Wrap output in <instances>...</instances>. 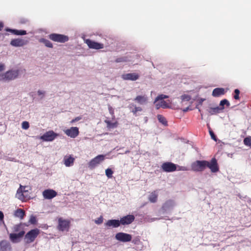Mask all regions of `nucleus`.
<instances>
[{
  "mask_svg": "<svg viewBox=\"0 0 251 251\" xmlns=\"http://www.w3.org/2000/svg\"><path fill=\"white\" fill-rule=\"evenodd\" d=\"M25 71L21 68H12L4 73L0 74V81L8 82L14 80L19 78Z\"/></svg>",
  "mask_w": 251,
  "mask_h": 251,
  "instance_id": "1",
  "label": "nucleus"
},
{
  "mask_svg": "<svg viewBox=\"0 0 251 251\" xmlns=\"http://www.w3.org/2000/svg\"><path fill=\"white\" fill-rule=\"evenodd\" d=\"M168 96L161 94L158 96L155 99L154 103L156 109L160 108H167L169 107V104L164 100L168 98Z\"/></svg>",
  "mask_w": 251,
  "mask_h": 251,
  "instance_id": "2",
  "label": "nucleus"
},
{
  "mask_svg": "<svg viewBox=\"0 0 251 251\" xmlns=\"http://www.w3.org/2000/svg\"><path fill=\"white\" fill-rule=\"evenodd\" d=\"M40 233L38 228H34L29 231L25 236V241L26 244L33 242Z\"/></svg>",
  "mask_w": 251,
  "mask_h": 251,
  "instance_id": "3",
  "label": "nucleus"
},
{
  "mask_svg": "<svg viewBox=\"0 0 251 251\" xmlns=\"http://www.w3.org/2000/svg\"><path fill=\"white\" fill-rule=\"evenodd\" d=\"M58 136L59 134L54 132L53 130H49L41 136L40 139L45 142H52Z\"/></svg>",
  "mask_w": 251,
  "mask_h": 251,
  "instance_id": "4",
  "label": "nucleus"
},
{
  "mask_svg": "<svg viewBox=\"0 0 251 251\" xmlns=\"http://www.w3.org/2000/svg\"><path fill=\"white\" fill-rule=\"evenodd\" d=\"M207 161L197 160L191 164L192 170L195 172H201L206 168Z\"/></svg>",
  "mask_w": 251,
  "mask_h": 251,
  "instance_id": "5",
  "label": "nucleus"
},
{
  "mask_svg": "<svg viewBox=\"0 0 251 251\" xmlns=\"http://www.w3.org/2000/svg\"><path fill=\"white\" fill-rule=\"evenodd\" d=\"M105 159V155H98L90 160L88 163V167L91 170H93L100 164Z\"/></svg>",
  "mask_w": 251,
  "mask_h": 251,
  "instance_id": "6",
  "label": "nucleus"
},
{
  "mask_svg": "<svg viewBox=\"0 0 251 251\" xmlns=\"http://www.w3.org/2000/svg\"><path fill=\"white\" fill-rule=\"evenodd\" d=\"M50 40L57 42L64 43L69 40V37L63 34L52 33L49 35Z\"/></svg>",
  "mask_w": 251,
  "mask_h": 251,
  "instance_id": "7",
  "label": "nucleus"
},
{
  "mask_svg": "<svg viewBox=\"0 0 251 251\" xmlns=\"http://www.w3.org/2000/svg\"><path fill=\"white\" fill-rule=\"evenodd\" d=\"M115 239L120 242H127L131 241L132 236L128 233L119 232L116 234Z\"/></svg>",
  "mask_w": 251,
  "mask_h": 251,
  "instance_id": "8",
  "label": "nucleus"
},
{
  "mask_svg": "<svg viewBox=\"0 0 251 251\" xmlns=\"http://www.w3.org/2000/svg\"><path fill=\"white\" fill-rule=\"evenodd\" d=\"M176 203L174 201L169 200L167 201L162 205V210L164 213H170L173 210Z\"/></svg>",
  "mask_w": 251,
  "mask_h": 251,
  "instance_id": "9",
  "label": "nucleus"
},
{
  "mask_svg": "<svg viewBox=\"0 0 251 251\" xmlns=\"http://www.w3.org/2000/svg\"><path fill=\"white\" fill-rule=\"evenodd\" d=\"M161 168L165 172H173L176 170L177 166L173 163L166 162L162 164Z\"/></svg>",
  "mask_w": 251,
  "mask_h": 251,
  "instance_id": "10",
  "label": "nucleus"
},
{
  "mask_svg": "<svg viewBox=\"0 0 251 251\" xmlns=\"http://www.w3.org/2000/svg\"><path fill=\"white\" fill-rule=\"evenodd\" d=\"M25 234V231H21L18 233H12L9 234V239L12 243H18L21 241Z\"/></svg>",
  "mask_w": 251,
  "mask_h": 251,
  "instance_id": "11",
  "label": "nucleus"
},
{
  "mask_svg": "<svg viewBox=\"0 0 251 251\" xmlns=\"http://www.w3.org/2000/svg\"><path fill=\"white\" fill-rule=\"evenodd\" d=\"M85 43L87 45L90 49L99 50L103 49L104 48V45L103 44L93 41L90 39L85 40Z\"/></svg>",
  "mask_w": 251,
  "mask_h": 251,
  "instance_id": "12",
  "label": "nucleus"
},
{
  "mask_svg": "<svg viewBox=\"0 0 251 251\" xmlns=\"http://www.w3.org/2000/svg\"><path fill=\"white\" fill-rule=\"evenodd\" d=\"M64 133L69 137L75 138L79 134V129L77 127H71L69 129L64 130Z\"/></svg>",
  "mask_w": 251,
  "mask_h": 251,
  "instance_id": "13",
  "label": "nucleus"
},
{
  "mask_svg": "<svg viewBox=\"0 0 251 251\" xmlns=\"http://www.w3.org/2000/svg\"><path fill=\"white\" fill-rule=\"evenodd\" d=\"M70 226V222L60 218L58 220V229L62 231H68Z\"/></svg>",
  "mask_w": 251,
  "mask_h": 251,
  "instance_id": "14",
  "label": "nucleus"
},
{
  "mask_svg": "<svg viewBox=\"0 0 251 251\" xmlns=\"http://www.w3.org/2000/svg\"><path fill=\"white\" fill-rule=\"evenodd\" d=\"M42 195L45 199L50 200L55 197L57 193L53 189H48L43 192Z\"/></svg>",
  "mask_w": 251,
  "mask_h": 251,
  "instance_id": "15",
  "label": "nucleus"
},
{
  "mask_svg": "<svg viewBox=\"0 0 251 251\" xmlns=\"http://www.w3.org/2000/svg\"><path fill=\"white\" fill-rule=\"evenodd\" d=\"M206 167L209 168L212 173H216L219 171L217 160L214 158H212L210 162L207 161Z\"/></svg>",
  "mask_w": 251,
  "mask_h": 251,
  "instance_id": "16",
  "label": "nucleus"
},
{
  "mask_svg": "<svg viewBox=\"0 0 251 251\" xmlns=\"http://www.w3.org/2000/svg\"><path fill=\"white\" fill-rule=\"evenodd\" d=\"M139 77V75L136 73H130L122 75V78L125 80L135 81Z\"/></svg>",
  "mask_w": 251,
  "mask_h": 251,
  "instance_id": "17",
  "label": "nucleus"
},
{
  "mask_svg": "<svg viewBox=\"0 0 251 251\" xmlns=\"http://www.w3.org/2000/svg\"><path fill=\"white\" fill-rule=\"evenodd\" d=\"M135 219V217L133 215H128L120 219L121 225H126L132 223Z\"/></svg>",
  "mask_w": 251,
  "mask_h": 251,
  "instance_id": "18",
  "label": "nucleus"
},
{
  "mask_svg": "<svg viewBox=\"0 0 251 251\" xmlns=\"http://www.w3.org/2000/svg\"><path fill=\"white\" fill-rule=\"evenodd\" d=\"M0 251H12L10 243L6 240H2L0 242Z\"/></svg>",
  "mask_w": 251,
  "mask_h": 251,
  "instance_id": "19",
  "label": "nucleus"
},
{
  "mask_svg": "<svg viewBox=\"0 0 251 251\" xmlns=\"http://www.w3.org/2000/svg\"><path fill=\"white\" fill-rule=\"evenodd\" d=\"M27 41L22 39L17 38L13 39L11 41L10 44L14 47H22L24 45L26 44Z\"/></svg>",
  "mask_w": 251,
  "mask_h": 251,
  "instance_id": "20",
  "label": "nucleus"
},
{
  "mask_svg": "<svg viewBox=\"0 0 251 251\" xmlns=\"http://www.w3.org/2000/svg\"><path fill=\"white\" fill-rule=\"evenodd\" d=\"M121 225L120 221L119 220H109L105 224V226L108 228L113 227L116 228L119 227Z\"/></svg>",
  "mask_w": 251,
  "mask_h": 251,
  "instance_id": "21",
  "label": "nucleus"
},
{
  "mask_svg": "<svg viewBox=\"0 0 251 251\" xmlns=\"http://www.w3.org/2000/svg\"><path fill=\"white\" fill-rule=\"evenodd\" d=\"M134 100L140 105H145L147 103L148 99L145 95H138L134 99Z\"/></svg>",
  "mask_w": 251,
  "mask_h": 251,
  "instance_id": "22",
  "label": "nucleus"
},
{
  "mask_svg": "<svg viewBox=\"0 0 251 251\" xmlns=\"http://www.w3.org/2000/svg\"><path fill=\"white\" fill-rule=\"evenodd\" d=\"M132 243H133L136 246L134 248L136 250H142L143 249L144 246L140 241L139 237H136L132 240Z\"/></svg>",
  "mask_w": 251,
  "mask_h": 251,
  "instance_id": "23",
  "label": "nucleus"
},
{
  "mask_svg": "<svg viewBox=\"0 0 251 251\" xmlns=\"http://www.w3.org/2000/svg\"><path fill=\"white\" fill-rule=\"evenodd\" d=\"M158 191V190H156L150 193L148 197V199L151 202L155 203L157 201Z\"/></svg>",
  "mask_w": 251,
  "mask_h": 251,
  "instance_id": "24",
  "label": "nucleus"
},
{
  "mask_svg": "<svg viewBox=\"0 0 251 251\" xmlns=\"http://www.w3.org/2000/svg\"><path fill=\"white\" fill-rule=\"evenodd\" d=\"M75 159L71 156H65L64 157L63 161L66 167H70L74 164Z\"/></svg>",
  "mask_w": 251,
  "mask_h": 251,
  "instance_id": "25",
  "label": "nucleus"
},
{
  "mask_svg": "<svg viewBox=\"0 0 251 251\" xmlns=\"http://www.w3.org/2000/svg\"><path fill=\"white\" fill-rule=\"evenodd\" d=\"M225 89L223 88H217L214 89L212 92V96L214 97H218L225 94Z\"/></svg>",
  "mask_w": 251,
  "mask_h": 251,
  "instance_id": "26",
  "label": "nucleus"
},
{
  "mask_svg": "<svg viewBox=\"0 0 251 251\" xmlns=\"http://www.w3.org/2000/svg\"><path fill=\"white\" fill-rule=\"evenodd\" d=\"M128 107L131 110V111L133 113L134 115H136L138 112L142 111V108L140 106H137L134 103L129 104Z\"/></svg>",
  "mask_w": 251,
  "mask_h": 251,
  "instance_id": "27",
  "label": "nucleus"
},
{
  "mask_svg": "<svg viewBox=\"0 0 251 251\" xmlns=\"http://www.w3.org/2000/svg\"><path fill=\"white\" fill-rule=\"evenodd\" d=\"M16 197L22 201H24L25 199V197L24 195L23 190L22 186L20 185V188L17 190L16 193Z\"/></svg>",
  "mask_w": 251,
  "mask_h": 251,
  "instance_id": "28",
  "label": "nucleus"
},
{
  "mask_svg": "<svg viewBox=\"0 0 251 251\" xmlns=\"http://www.w3.org/2000/svg\"><path fill=\"white\" fill-rule=\"evenodd\" d=\"M14 216L21 219H23L25 216V212L22 209H18L15 211Z\"/></svg>",
  "mask_w": 251,
  "mask_h": 251,
  "instance_id": "29",
  "label": "nucleus"
},
{
  "mask_svg": "<svg viewBox=\"0 0 251 251\" xmlns=\"http://www.w3.org/2000/svg\"><path fill=\"white\" fill-rule=\"evenodd\" d=\"M8 31H10L12 33L17 35H24L26 34V31L24 30H17V29H8Z\"/></svg>",
  "mask_w": 251,
  "mask_h": 251,
  "instance_id": "30",
  "label": "nucleus"
},
{
  "mask_svg": "<svg viewBox=\"0 0 251 251\" xmlns=\"http://www.w3.org/2000/svg\"><path fill=\"white\" fill-rule=\"evenodd\" d=\"M224 107H211L208 109V112L211 114L213 115L216 113H218L219 112L220 110L224 109Z\"/></svg>",
  "mask_w": 251,
  "mask_h": 251,
  "instance_id": "31",
  "label": "nucleus"
},
{
  "mask_svg": "<svg viewBox=\"0 0 251 251\" xmlns=\"http://www.w3.org/2000/svg\"><path fill=\"white\" fill-rule=\"evenodd\" d=\"M40 42L45 44V45L48 48H52V44L48 40L45 38H41L39 40Z\"/></svg>",
  "mask_w": 251,
  "mask_h": 251,
  "instance_id": "32",
  "label": "nucleus"
},
{
  "mask_svg": "<svg viewBox=\"0 0 251 251\" xmlns=\"http://www.w3.org/2000/svg\"><path fill=\"white\" fill-rule=\"evenodd\" d=\"M13 231L16 232H20L21 231H25L23 227L21 224L14 225L13 227Z\"/></svg>",
  "mask_w": 251,
  "mask_h": 251,
  "instance_id": "33",
  "label": "nucleus"
},
{
  "mask_svg": "<svg viewBox=\"0 0 251 251\" xmlns=\"http://www.w3.org/2000/svg\"><path fill=\"white\" fill-rule=\"evenodd\" d=\"M104 122L107 124V127L108 128H114L117 126V123H112L107 120H105Z\"/></svg>",
  "mask_w": 251,
  "mask_h": 251,
  "instance_id": "34",
  "label": "nucleus"
},
{
  "mask_svg": "<svg viewBox=\"0 0 251 251\" xmlns=\"http://www.w3.org/2000/svg\"><path fill=\"white\" fill-rule=\"evenodd\" d=\"M159 219H160V218H152L151 216H150L149 215L145 216V217L144 218V221L145 222H149V223L153 222L155 221H156V220H158Z\"/></svg>",
  "mask_w": 251,
  "mask_h": 251,
  "instance_id": "35",
  "label": "nucleus"
},
{
  "mask_svg": "<svg viewBox=\"0 0 251 251\" xmlns=\"http://www.w3.org/2000/svg\"><path fill=\"white\" fill-rule=\"evenodd\" d=\"M243 143L245 145L251 148V136L245 138L243 140Z\"/></svg>",
  "mask_w": 251,
  "mask_h": 251,
  "instance_id": "36",
  "label": "nucleus"
},
{
  "mask_svg": "<svg viewBox=\"0 0 251 251\" xmlns=\"http://www.w3.org/2000/svg\"><path fill=\"white\" fill-rule=\"evenodd\" d=\"M181 102L183 103L185 101H188L191 99V97L187 94H184L180 97Z\"/></svg>",
  "mask_w": 251,
  "mask_h": 251,
  "instance_id": "37",
  "label": "nucleus"
},
{
  "mask_svg": "<svg viewBox=\"0 0 251 251\" xmlns=\"http://www.w3.org/2000/svg\"><path fill=\"white\" fill-rule=\"evenodd\" d=\"M157 119L159 121V122L162 123L163 125H167V122L166 121V120L165 118V117H163L162 115H157Z\"/></svg>",
  "mask_w": 251,
  "mask_h": 251,
  "instance_id": "38",
  "label": "nucleus"
},
{
  "mask_svg": "<svg viewBox=\"0 0 251 251\" xmlns=\"http://www.w3.org/2000/svg\"><path fill=\"white\" fill-rule=\"evenodd\" d=\"M113 174V171L110 169L108 168L105 170V175L107 177L109 178H111L112 177V175Z\"/></svg>",
  "mask_w": 251,
  "mask_h": 251,
  "instance_id": "39",
  "label": "nucleus"
},
{
  "mask_svg": "<svg viewBox=\"0 0 251 251\" xmlns=\"http://www.w3.org/2000/svg\"><path fill=\"white\" fill-rule=\"evenodd\" d=\"M226 105L227 106H229L230 105L229 102L226 99H224L220 101V105L221 107H224L223 106Z\"/></svg>",
  "mask_w": 251,
  "mask_h": 251,
  "instance_id": "40",
  "label": "nucleus"
},
{
  "mask_svg": "<svg viewBox=\"0 0 251 251\" xmlns=\"http://www.w3.org/2000/svg\"><path fill=\"white\" fill-rule=\"evenodd\" d=\"M46 92L44 90H39L37 91V94L40 97V99H43L45 96Z\"/></svg>",
  "mask_w": 251,
  "mask_h": 251,
  "instance_id": "41",
  "label": "nucleus"
},
{
  "mask_svg": "<svg viewBox=\"0 0 251 251\" xmlns=\"http://www.w3.org/2000/svg\"><path fill=\"white\" fill-rule=\"evenodd\" d=\"M29 127V123L27 121H24L22 123V128L24 129H27Z\"/></svg>",
  "mask_w": 251,
  "mask_h": 251,
  "instance_id": "42",
  "label": "nucleus"
},
{
  "mask_svg": "<svg viewBox=\"0 0 251 251\" xmlns=\"http://www.w3.org/2000/svg\"><path fill=\"white\" fill-rule=\"evenodd\" d=\"M235 95L234 96V98L235 100H239V94H240V91L236 89L234 90Z\"/></svg>",
  "mask_w": 251,
  "mask_h": 251,
  "instance_id": "43",
  "label": "nucleus"
},
{
  "mask_svg": "<svg viewBox=\"0 0 251 251\" xmlns=\"http://www.w3.org/2000/svg\"><path fill=\"white\" fill-rule=\"evenodd\" d=\"M29 222L31 224H35L36 222V217L33 215L31 216Z\"/></svg>",
  "mask_w": 251,
  "mask_h": 251,
  "instance_id": "44",
  "label": "nucleus"
},
{
  "mask_svg": "<svg viewBox=\"0 0 251 251\" xmlns=\"http://www.w3.org/2000/svg\"><path fill=\"white\" fill-rule=\"evenodd\" d=\"M96 224L98 225H100L103 222V217L102 216H100L99 218H98L97 220L95 221Z\"/></svg>",
  "mask_w": 251,
  "mask_h": 251,
  "instance_id": "45",
  "label": "nucleus"
},
{
  "mask_svg": "<svg viewBox=\"0 0 251 251\" xmlns=\"http://www.w3.org/2000/svg\"><path fill=\"white\" fill-rule=\"evenodd\" d=\"M209 133H210L211 138L213 140H214V141H216L217 138H216V136H215V134L214 133V132L212 130H209Z\"/></svg>",
  "mask_w": 251,
  "mask_h": 251,
  "instance_id": "46",
  "label": "nucleus"
},
{
  "mask_svg": "<svg viewBox=\"0 0 251 251\" xmlns=\"http://www.w3.org/2000/svg\"><path fill=\"white\" fill-rule=\"evenodd\" d=\"M108 110H109L110 114L112 116H114V109L110 105L108 106Z\"/></svg>",
  "mask_w": 251,
  "mask_h": 251,
  "instance_id": "47",
  "label": "nucleus"
},
{
  "mask_svg": "<svg viewBox=\"0 0 251 251\" xmlns=\"http://www.w3.org/2000/svg\"><path fill=\"white\" fill-rule=\"evenodd\" d=\"M5 69V65L4 64L0 63V72L3 71Z\"/></svg>",
  "mask_w": 251,
  "mask_h": 251,
  "instance_id": "48",
  "label": "nucleus"
},
{
  "mask_svg": "<svg viewBox=\"0 0 251 251\" xmlns=\"http://www.w3.org/2000/svg\"><path fill=\"white\" fill-rule=\"evenodd\" d=\"M81 119V117H77L76 118H75V119H73L71 122V124H73L75 122H77V121H79Z\"/></svg>",
  "mask_w": 251,
  "mask_h": 251,
  "instance_id": "49",
  "label": "nucleus"
},
{
  "mask_svg": "<svg viewBox=\"0 0 251 251\" xmlns=\"http://www.w3.org/2000/svg\"><path fill=\"white\" fill-rule=\"evenodd\" d=\"M178 169H177V170L178 171H186L187 170V169L185 167H184V166H178Z\"/></svg>",
  "mask_w": 251,
  "mask_h": 251,
  "instance_id": "50",
  "label": "nucleus"
},
{
  "mask_svg": "<svg viewBox=\"0 0 251 251\" xmlns=\"http://www.w3.org/2000/svg\"><path fill=\"white\" fill-rule=\"evenodd\" d=\"M3 218H4V215L2 213V212L0 211V221L3 220Z\"/></svg>",
  "mask_w": 251,
  "mask_h": 251,
  "instance_id": "51",
  "label": "nucleus"
},
{
  "mask_svg": "<svg viewBox=\"0 0 251 251\" xmlns=\"http://www.w3.org/2000/svg\"><path fill=\"white\" fill-rule=\"evenodd\" d=\"M190 105L189 106H188L187 107L185 108H184L182 111L184 112H187L189 110H190Z\"/></svg>",
  "mask_w": 251,
  "mask_h": 251,
  "instance_id": "52",
  "label": "nucleus"
},
{
  "mask_svg": "<svg viewBox=\"0 0 251 251\" xmlns=\"http://www.w3.org/2000/svg\"><path fill=\"white\" fill-rule=\"evenodd\" d=\"M205 100L204 99H202V98H201L199 100V103L200 104H202V102H203V101Z\"/></svg>",
  "mask_w": 251,
  "mask_h": 251,
  "instance_id": "53",
  "label": "nucleus"
},
{
  "mask_svg": "<svg viewBox=\"0 0 251 251\" xmlns=\"http://www.w3.org/2000/svg\"><path fill=\"white\" fill-rule=\"evenodd\" d=\"M3 27V24L2 22H0V31L2 29Z\"/></svg>",
  "mask_w": 251,
  "mask_h": 251,
  "instance_id": "54",
  "label": "nucleus"
},
{
  "mask_svg": "<svg viewBox=\"0 0 251 251\" xmlns=\"http://www.w3.org/2000/svg\"><path fill=\"white\" fill-rule=\"evenodd\" d=\"M23 190V193L27 192L26 190H25V186H22Z\"/></svg>",
  "mask_w": 251,
  "mask_h": 251,
  "instance_id": "55",
  "label": "nucleus"
},
{
  "mask_svg": "<svg viewBox=\"0 0 251 251\" xmlns=\"http://www.w3.org/2000/svg\"><path fill=\"white\" fill-rule=\"evenodd\" d=\"M7 160H9V161H14V158H10V157H8V158L7 159Z\"/></svg>",
  "mask_w": 251,
  "mask_h": 251,
  "instance_id": "56",
  "label": "nucleus"
},
{
  "mask_svg": "<svg viewBox=\"0 0 251 251\" xmlns=\"http://www.w3.org/2000/svg\"><path fill=\"white\" fill-rule=\"evenodd\" d=\"M121 61H122V60H121V58H118V59H116V62H120Z\"/></svg>",
  "mask_w": 251,
  "mask_h": 251,
  "instance_id": "57",
  "label": "nucleus"
},
{
  "mask_svg": "<svg viewBox=\"0 0 251 251\" xmlns=\"http://www.w3.org/2000/svg\"><path fill=\"white\" fill-rule=\"evenodd\" d=\"M129 152V151H126V152H125V153H127V152Z\"/></svg>",
  "mask_w": 251,
  "mask_h": 251,
  "instance_id": "58",
  "label": "nucleus"
}]
</instances>
